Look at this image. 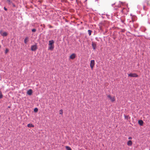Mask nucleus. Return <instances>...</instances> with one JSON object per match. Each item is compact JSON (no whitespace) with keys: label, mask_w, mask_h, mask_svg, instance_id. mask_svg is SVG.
Segmentation results:
<instances>
[{"label":"nucleus","mask_w":150,"mask_h":150,"mask_svg":"<svg viewBox=\"0 0 150 150\" xmlns=\"http://www.w3.org/2000/svg\"><path fill=\"white\" fill-rule=\"evenodd\" d=\"M54 41L53 40H50L49 41V47L48 50H52L54 48Z\"/></svg>","instance_id":"1"},{"label":"nucleus","mask_w":150,"mask_h":150,"mask_svg":"<svg viewBox=\"0 0 150 150\" xmlns=\"http://www.w3.org/2000/svg\"><path fill=\"white\" fill-rule=\"evenodd\" d=\"M107 97L109 99L110 101L112 102H113L115 100V96L112 97L110 95H107Z\"/></svg>","instance_id":"2"},{"label":"nucleus","mask_w":150,"mask_h":150,"mask_svg":"<svg viewBox=\"0 0 150 150\" xmlns=\"http://www.w3.org/2000/svg\"><path fill=\"white\" fill-rule=\"evenodd\" d=\"M95 65V61L93 60H91L90 63V66L92 70L93 69Z\"/></svg>","instance_id":"3"},{"label":"nucleus","mask_w":150,"mask_h":150,"mask_svg":"<svg viewBox=\"0 0 150 150\" xmlns=\"http://www.w3.org/2000/svg\"><path fill=\"white\" fill-rule=\"evenodd\" d=\"M0 34L3 37H6L8 35V33L6 32H3L2 30L0 31Z\"/></svg>","instance_id":"4"},{"label":"nucleus","mask_w":150,"mask_h":150,"mask_svg":"<svg viewBox=\"0 0 150 150\" xmlns=\"http://www.w3.org/2000/svg\"><path fill=\"white\" fill-rule=\"evenodd\" d=\"M128 76L131 77H138V75L135 73H130L128 75Z\"/></svg>","instance_id":"5"},{"label":"nucleus","mask_w":150,"mask_h":150,"mask_svg":"<svg viewBox=\"0 0 150 150\" xmlns=\"http://www.w3.org/2000/svg\"><path fill=\"white\" fill-rule=\"evenodd\" d=\"M37 48V46L36 45H33L31 46V50L33 51H35Z\"/></svg>","instance_id":"6"},{"label":"nucleus","mask_w":150,"mask_h":150,"mask_svg":"<svg viewBox=\"0 0 150 150\" xmlns=\"http://www.w3.org/2000/svg\"><path fill=\"white\" fill-rule=\"evenodd\" d=\"M76 57V54H72L70 56V58L71 59H74Z\"/></svg>","instance_id":"7"},{"label":"nucleus","mask_w":150,"mask_h":150,"mask_svg":"<svg viewBox=\"0 0 150 150\" xmlns=\"http://www.w3.org/2000/svg\"><path fill=\"white\" fill-rule=\"evenodd\" d=\"M29 38L28 37H26L25 38L24 40V42L25 43L27 44V42L29 41Z\"/></svg>","instance_id":"8"},{"label":"nucleus","mask_w":150,"mask_h":150,"mask_svg":"<svg viewBox=\"0 0 150 150\" xmlns=\"http://www.w3.org/2000/svg\"><path fill=\"white\" fill-rule=\"evenodd\" d=\"M32 91L31 89H29V90H28L27 92V94L29 95H32Z\"/></svg>","instance_id":"9"},{"label":"nucleus","mask_w":150,"mask_h":150,"mask_svg":"<svg viewBox=\"0 0 150 150\" xmlns=\"http://www.w3.org/2000/svg\"><path fill=\"white\" fill-rule=\"evenodd\" d=\"M132 144V143L131 140H129L127 142V145L129 146H131Z\"/></svg>","instance_id":"10"},{"label":"nucleus","mask_w":150,"mask_h":150,"mask_svg":"<svg viewBox=\"0 0 150 150\" xmlns=\"http://www.w3.org/2000/svg\"><path fill=\"white\" fill-rule=\"evenodd\" d=\"M92 46L93 49L94 50H95L96 49V44L92 42Z\"/></svg>","instance_id":"11"},{"label":"nucleus","mask_w":150,"mask_h":150,"mask_svg":"<svg viewBox=\"0 0 150 150\" xmlns=\"http://www.w3.org/2000/svg\"><path fill=\"white\" fill-rule=\"evenodd\" d=\"M138 123L140 125H142L143 124V122L142 120H139L138 121Z\"/></svg>","instance_id":"12"},{"label":"nucleus","mask_w":150,"mask_h":150,"mask_svg":"<svg viewBox=\"0 0 150 150\" xmlns=\"http://www.w3.org/2000/svg\"><path fill=\"white\" fill-rule=\"evenodd\" d=\"M27 126L29 127H34V125L31 124H29Z\"/></svg>","instance_id":"13"},{"label":"nucleus","mask_w":150,"mask_h":150,"mask_svg":"<svg viewBox=\"0 0 150 150\" xmlns=\"http://www.w3.org/2000/svg\"><path fill=\"white\" fill-rule=\"evenodd\" d=\"M65 147L67 150H72L71 148L69 146H66Z\"/></svg>","instance_id":"14"},{"label":"nucleus","mask_w":150,"mask_h":150,"mask_svg":"<svg viewBox=\"0 0 150 150\" xmlns=\"http://www.w3.org/2000/svg\"><path fill=\"white\" fill-rule=\"evenodd\" d=\"M92 31L91 30H88V33L89 35H91Z\"/></svg>","instance_id":"15"},{"label":"nucleus","mask_w":150,"mask_h":150,"mask_svg":"<svg viewBox=\"0 0 150 150\" xmlns=\"http://www.w3.org/2000/svg\"><path fill=\"white\" fill-rule=\"evenodd\" d=\"M3 97V95L2 94V93L1 91H0V98H1Z\"/></svg>","instance_id":"16"},{"label":"nucleus","mask_w":150,"mask_h":150,"mask_svg":"<svg viewBox=\"0 0 150 150\" xmlns=\"http://www.w3.org/2000/svg\"><path fill=\"white\" fill-rule=\"evenodd\" d=\"M8 51H9V50H8V49H7V48H6V50H5V54H6L7 53V52H8Z\"/></svg>","instance_id":"17"},{"label":"nucleus","mask_w":150,"mask_h":150,"mask_svg":"<svg viewBox=\"0 0 150 150\" xmlns=\"http://www.w3.org/2000/svg\"><path fill=\"white\" fill-rule=\"evenodd\" d=\"M7 2L10 4H11L12 3V1L11 0H7Z\"/></svg>","instance_id":"18"},{"label":"nucleus","mask_w":150,"mask_h":150,"mask_svg":"<svg viewBox=\"0 0 150 150\" xmlns=\"http://www.w3.org/2000/svg\"><path fill=\"white\" fill-rule=\"evenodd\" d=\"M38 109L37 108H35L34 109V111L35 112H37L38 111Z\"/></svg>","instance_id":"19"},{"label":"nucleus","mask_w":150,"mask_h":150,"mask_svg":"<svg viewBox=\"0 0 150 150\" xmlns=\"http://www.w3.org/2000/svg\"><path fill=\"white\" fill-rule=\"evenodd\" d=\"M59 114L62 115L63 113V110H61L59 111Z\"/></svg>","instance_id":"20"},{"label":"nucleus","mask_w":150,"mask_h":150,"mask_svg":"<svg viewBox=\"0 0 150 150\" xmlns=\"http://www.w3.org/2000/svg\"><path fill=\"white\" fill-rule=\"evenodd\" d=\"M32 31L33 32H35L36 31V30L35 29H33L32 30Z\"/></svg>","instance_id":"21"},{"label":"nucleus","mask_w":150,"mask_h":150,"mask_svg":"<svg viewBox=\"0 0 150 150\" xmlns=\"http://www.w3.org/2000/svg\"><path fill=\"white\" fill-rule=\"evenodd\" d=\"M128 117L129 116H128L125 115V117L126 119H127Z\"/></svg>","instance_id":"22"},{"label":"nucleus","mask_w":150,"mask_h":150,"mask_svg":"<svg viewBox=\"0 0 150 150\" xmlns=\"http://www.w3.org/2000/svg\"><path fill=\"white\" fill-rule=\"evenodd\" d=\"M4 9L5 11H7V8H6L5 7H4Z\"/></svg>","instance_id":"23"},{"label":"nucleus","mask_w":150,"mask_h":150,"mask_svg":"<svg viewBox=\"0 0 150 150\" xmlns=\"http://www.w3.org/2000/svg\"><path fill=\"white\" fill-rule=\"evenodd\" d=\"M132 139V137H129V138H128V139Z\"/></svg>","instance_id":"24"},{"label":"nucleus","mask_w":150,"mask_h":150,"mask_svg":"<svg viewBox=\"0 0 150 150\" xmlns=\"http://www.w3.org/2000/svg\"><path fill=\"white\" fill-rule=\"evenodd\" d=\"M49 27H50V28H52V26H51V25H50V26H49Z\"/></svg>","instance_id":"25"},{"label":"nucleus","mask_w":150,"mask_h":150,"mask_svg":"<svg viewBox=\"0 0 150 150\" xmlns=\"http://www.w3.org/2000/svg\"><path fill=\"white\" fill-rule=\"evenodd\" d=\"M121 11L122 12H123V10H122Z\"/></svg>","instance_id":"26"}]
</instances>
